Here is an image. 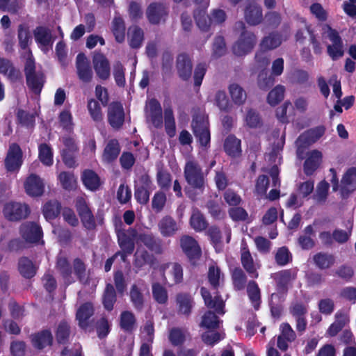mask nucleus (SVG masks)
<instances>
[{
  "instance_id": "1",
  "label": "nucleus",
  "mask_w": 356,
  "mask_h": 356,
  "mask_svg": "<svg viewBox=\"0 0 356 356\" xmlns=\"http://www.w3.org/2000/svg\"><path fill=\"white\" fill-rule=\"evenodd\" d=\"M208 172H204L197 161H186L184 168V177L187 183L184 188L186 196L195 201L198 195H202L207 184Z\"/></svg>"
},
{
  "instance_id": "2",
  "label": "nucleus",
  "mask_w": 356,
  "mask_h": 356,
  "mask_svg": "<svg viewBox=\"0 0 356 356\" xmlns=\"http://www.w3.org/2000/svg\"><path fill=\"white\" fill-rule=\"evenodd\" d=\"M292 280V272L291 269L280 271L276 281V292L270 295L269 307L271 315L273 318H280L283 311L282 303L285 300L289 290V284Z\"/></svg>"
},
{
  "instance_id": "3",
  "label": "nucleus",
  "mask_w": 356,
  "mask_h": 356,
  "mask_svg": "<svg viewBox=\"0 0 356 356\" xmlns=\"http://www.w3.org/2000/svg\"><path fill=\"white\" fill-rule=\"evenodd\" d=\"M235 30L241 31L240 36L232 47L233 53L238 56L249 54L256 44L257 38L254 33L246 30L245 24L242 21L236 22Z\"/></svg>"
},
{
  "instance_id": "4",
  "label": "nucleus",
  "mask_w": 356,
  "mask_h": 356,
  "mask_svg": "<svg viewBox=\"0 0 356 356\" xmlns=\"http://www.w3.org/2000/svg\"><path fill=\"white\" fill-rule=\"evenodd\" d=\"M24 71L28 88L35 95H40L46 82V76L42 71H36L33 56L26 58Z\"/></svg>"
},
{
  "instance_id": "5",
  "label": "nucleus",
  "mask_w": 356,
  "mask_h": 356,
  "mask_svg": "<svg viewBox=\"0 0 356 356\" xmlns=\"http://www.w3.org/2000/svg\"><path fill=\"white\" fill-rule=\"evenodd\" d=\"M191 128L200 146L204 149H208L211 147V133L208 119L202 115H197L191 122Z\"/></svg>"
},
{
  "instance_id": "6",
  "label": "nucleus",
  "mask_w": 356,
  "mask_h": 356,
  "mask_svg": "<svg viewBox=\"0 0 356 356\" xmlns=\"http://www.w3.org/2000/svg\"><path fill=\"white\" fill-rule=\"evenodd\" d=\"M169 7L162 2H152L146 9V17L150 24H163L168 19Z\"/></svg>"
},
{
  "instance_id": "7",
  "label": "nucleus",
  "mask_w": 356,
  "mask_h": 356,
  "mask_svg": "<svg viewBox=\"0 0 356 356\" xmlns=\"http://www.w3.org/2000/svg\"><path fill=\"white\" fill-rule=\"evenodd\" d=\"M153 183L148 174L141 175L134 183V197L140 204L149 202Z\"/></svg>"
},
{
  "instance_id": "8",
  "label": "nucleus",
  "mask_w": 356,
  "mask_h": 356,
  "mask_svg": "<svg viewBox=\"0 0 356 356\" xmlns=\"http://www.w3.org/2000/svg\"><path fill=\"white\" fill-rule=\"evenodd\" d=\"M30 212L28 204L17 202H7L3 209L4 217L11 222H17L26 218Z\"/></svg>"
},
{
  "instance_id": "9",
  "label": "nucleus",
  "mask_w": 356,
  "mask_h": 356,
  "mask_svg": "<svg viewBox=\"0 0 356 356\" xmlns=\"http://www.w3.org/2000/svg\"><path fill=\"white\" fill-rule=\"evenodd\" d=\"M75 208L84 228L87 230L96 229V220L92 210L83 197H78L75 201Z\"/></svg>"
},
{
  "instance_id": "10",
  "label": "nucleus",
  "mask_w": 356,
  "mask_h": 356,
  "mask_svg": "<svg viewBox=\"0 0 356 356\" xmlns=\"http://www.w3.org/2000/svg\"><path fill=\"white\" fill-rule=\"evenodd\" d=\"M325 29H327V38L332 42L331 44L327 46V53L332 60H337L344 54L342 38L339 32L330 25L325 24Z\"/></svg>"
},
{
  "instance_id": "11",
  "label": "nucleus",
  "mask_w": 356,
  "mask_h": 356,
  "mask_svg": "<svg viewBox=\"0 0 356 356\" xmlns=\"http://www.w3.org/2000/svg\"><path fill=\"white\" fill-rule=\"evenodd\" d=\"M23 164V152L20 146L15 143L9 145L4 160L6 170L9 172H16L19 170Z\"/></svg>"
},
{
  "instance_id": "12",
  "label": "nucleus",
  "mask_w": 356,
  "mask_h": 356,
  "mask_svg": "<svg viewBox=\"0 0 356 356\" xmlns=\"http://www.w3.org/2000/svg\"><path fill=\"white\" fill-rule=\"evenodd\" d=\"M22 238L29 243H38L43 237L42 227L35 222L26 221L19 226Z\"/></svg>"
},
{
  "instance_id": "13",
  "label": "nucleus",
  "mask_w": 356,
  "mask_h": 356,
  "mask_svg": "<svg viewBox=\"0 0 356 356\" xmlns=\"http://www.w3.org/2000/svg\"><path fill=\"white\" fill-rule=\"evenodd\" d=\"M175 67L177 75L181 81H188L191 80L193 65L189 54L186 52L179 54L176 58Z\"/></svg>"
},
{
  "instance_id": "14",
  "label": "nucleus",
  "mask_w": 356,
  "mask_h": 356,
  "mask_svg": "<svg viewBox=\"0 0 356 356\" xmlns=\"http://www.w3.org/2000/svg\"><path fill=\"white\" fill-rule=\"evenodd\" d=\"M180 247L191 262H195L202 256V250L198 242L188 235H183L180 238Z\"/></svg>"
},
{
  "instance_id": "15",
  "label": "nucleus",
  "mask_w": 356,
  "mask_h": 356,
  "mask_svg": "<svg viewBox=\"0 0 356 356\" xmlns=\"http://www.w3.org/2000/svg\"><path fill=\"white\" fill-rule=\"evenodd\" d=\"M30 341L33 348L37 350H42L51 347L54 343V336L49 329H43L30 335Z\"/></svg>"
},
{
  "instance_id": "16",
  "label": "nucleus",
  "mask_w": 356,
  "mask_h": 356,
  "mask_svg": "<svg viewBox=\"0 0 356 356\" xmlns=\"http://www.w3.org/2000/svg\"><path fill=\"white\" fill-rule=\"evenodd\" d=\"M108 122L115 129H120L124 122V111L120 102H111L108 108Z\"/></svg>"
},
{
  "instance_id": "17",
  "label": "nucleus",
  "mask_w": 356,
  "mask_h": 356,
  "mask_svg": "<svg viewBox=\"0 0 356 356\" xmlns=\"http://www.w3.org/2000/svg\"><path fill=\"white\" fill-rule=\"evenodd\" d=\"M175 303L177 314L188 318L192 314L195 306V300L190 293L180 292L175 296Z\"/></svg>"
},
{
  "instance_id": "18",
  "label": "nucleus",
  "mask_w": 356,
  "mask_h": 356,
  "mask_svg": "<svg viewBox=\"0 0 356 356\" xmlns=\"http://www.w3.org/2000/svg\"><path fill=\"white\" fill-rule=\"evenodd\" d=\"M136 234V230L132 228L118 230V242L122 250L127 252L129 254L133 253L135 248L134 239Z\"/></svg>"
},
{
  "instance_id": "19",
  "label": "nucleus",
  "mask_w": 356,
  "mask_h": 356,
  "mask_svg": "<svg viewBox=\"0 0 356 356\" xmlns=\"http://www.w3.org/2000/svg\"><path fill=\"white\" fill-rule=\"evenodd\" d=\"M296 332L289 323H282L280 325V334L277 337V346L283 352L289 348V343L293 342L296 339Z\"/></svg>"
},
{
  "instance_id": "20",
  "label": "nucleus",
  "mask_w": 356,
  "mask_h": 356,
  "mask_svg": "<svg viewBox=\"0 0 356 356\" xmlns=\"http://www.w3.org/2000/svg\"><path fill=\"white\" fill-rule=\"evenodd\" d=\"M76 74L83 83H90L92 79L93 72L90 63L83 53H79L76 58Z\"/></svg>"
},
{
  "instance_id": "21",
  "label": "nucleus",
  "mask_w": 356,
  "mask_h": 356,
  "mask_svg": "<svg viewBox=\"0 0 356 356\" xmlns=\"http://www.w3.org/2000/svg\"><path fill=\"white\" fill-rule=\"evenodd\" d=\"M244 18L249 25L261 24L264 19L261 6L254 1L248 2L244 10Z\"/></svg>"
},
{
  "instance_id": "22",
  "label": "nucleus",
  "mask_w": 356,
  "mask_h": 356,
  "mask_svg": "<svg viewBox=\"0 0 356 356\" xmlns=\"http://www.w3.org/2000/svg\"><path fill=\"white\" fill-rule=\"evenodd\" d=\"M200 293L204 300V305L209 309H213L218 314H225V302L221 296L217 292L213 298L210 291L205 287H201Z\"/></svg>"
},
{
  "instance_id": "23",
  "label": "nucleus",
  "mask_w": 356,
  "mask_h": 356,
  "mask_svg": "<svg viewBox=\"0 0 356 356\" xmlns=\"http://www.w3.org/2000/svg\"><path fill=\"white\" fill-rule=\"evenodd\" d=\"M241 262L248 275L253 279L259 277L258 269L260 265L255 263L247 245L241 248Z\"/></svg>"
},
{
  "instance_id": "24",
  "label": "nucleus",
  "mask_w": 356,
  "mask_h": 356,
  "mask_svg": "<svg viewBox=\"0 0 356 356\" xmlns=\"http://www.w3.org/2000/svg\"><path fill=\"white\" fill-rule=\"evenodd\" d=\"M92 63L95 71L100 79L107 80L110 77V63L103 54H95L92 57Z\"/></svg>"
},
{
  "instance_id": "25",
  "label": "nucleus",
  "mask_w": 356,
  "mask_h": 356,
  "mask_svg": "<svg viewBox=\"0 0 356 356\" xmlns=\"http://www.w3.org/2000/svg\"><path fill=\"white\" fill-rule=\"evenodd\" d=\"M33 36L35 42L42 50L49 47H52L54 42V38L50 29L45 26H38L33 30Z\"/></svg>"
},
{
  "instance_id": "26",
  "label": "nucleus",
  "mask_w": 356,
  "mask_h": 356,
  "mask_svg": "<svg viewBox=\"0 0 356 356\" xmlns=\"http://www.w3.org/2000/svg\"><path fill=\"white\" fill-rule=\"evenodd\" d=\"M26 193L31 197L41 196L44 191V184L40 177L35 175H30L24 182Z\"/></svg>"
},
{
  "instance_id": "27",
  "label": "nucleus",
  "mask_w": 356,
  "mask_h": 356,
  "mask_svg": "<svg viewBox=\"0 0 356 356\" xmlns=\"http://www.w3.org/2000/svg\"><path fill=\"white\" fill-rule=\"evenodd\" d=\"M138 241L155 254H160L163 252L162 240L152 233H140Z\"/></svg>"
},
{
  "instance_id": "28",
  "label": "nucleus",
  "mask_w": 356,
  "mask_h": 356,
  "mask_svg": "<svg viewBox=\"0 0 356 356\" xmlns=\"http://www.w3.org/2000/svg\"><path fill=\"white\" fill-rule=\"evenodd\" d=\"M0 74L6 76L13 83L20 81L22 79V72L14 66L12 61L1 57H0Z\"/></svg>"
},
{
  "instance_id": "29",
  "label": "nucleus",
  "mask_w": 356,
  "mask_h": 356,
  "mask_svg": "<svg viewBox=\"0 0 356 356\" xmlns=\"http://www.w3.org/2000/svg\"><path fill=\"white\" fill-rule=\"evenodd\" d=\"M121 151V147L118 140L115 138L110 139L104 147L102 159V161L111 163L119 156Z\"/></svg>"
},
{
  "instance_id": "30",
  "label": "nucleus",
  "mask_w": 356,
  "mask_h": 356,
  "mask_svg": "<svg viewBox=\"0 0 356 356\" xmlns=\"http://www.w3.org/2000/svg\"><path fill=\"white\" fill-rule=\"evenodd\" d=\"M223 149L229 157H240L242 154L241 140L234 134H229L224 141Z\"/></svg>"
},
{
  "instance_id": "31",
  "label": "nucleus",
  "mask_w": 356,
  "mask_h": 356,
  "mask_svg": "<svg viewBox=\"0 0 356 356\" xmlns=\"http://www.w3.org/2000/svg\"><path fill=\"white\" fill-rule=\"evenodd\" d=\"M94 307L91 302H86L80 305L76 313V319L79 322V326L82 329H86L89 326V319L94 314Z\"/></svg>"
},
{
  "instance_id": "32",
  "label": "nucleus",
  "mask_w": 356,
  "mask_h": 356,
  "mask_svg": "<svg viewBox=\"0 0 356 356\" xmlns=\"http://www.w3.org/2000/svg\"><path fill=\"white\" fill-rule=\"evenodd\" d=\"M56 268L66 284L69 285L74 282V280L72 276V266L67 257H58L56 263Z\"/></svg>"
},
{
  "instance_id": "33",
  "label": "nucleus",
  "mask_w": 356,
  "mask_h": 356,
  "mask_svg": "<svg viewBox=\"0 0 356 356\" xmlns=\"http://www.w3.org/2000/svg\"><path fill=\"white\" fill-rule=\"evenodd\" d=\"M322 160V153L317 150H312L304 162L303 170L307 176L312 175L318 168Z\"/></svg>"
},
{
  "instance_id": "34",
  "label": "nucleus",
  "mask_w": 356,
  "mask_h": 356,
  "mask_svg": "<svg viewBox=\"0 0 356 356\" xmlns=\"http://www.w3.org/2000/svg\"><path fill=\"white\" fill-rule=\"evenodd\" d=\"M158 227L163 237H172L179 229L176 220L170 216L163 217L158 223Z\"/></svg>"
},
{
  "instance_id": "35",
  "label": "nucleus",
  "mask_w": 356,
  "mask_h": 356,
  "mask_svg": "<svg viewBox=\"0 0 356 356\" xmlns=\"http://www.w3.org/2000/svg\"><path fill=\"white\" fill-rule=\"evenodd\" d=\"M207 8L198 6V8L193 12V17L197 26L204 32L209 31L213 24L211 16L207 14Z\"/></svg>"
},
{
  "instance_id": "36",
  "label": "nucleus",
  "mask_w": 356,
  "mask_h": 356,
  "mask_svg": "<svg viewBox=\"0 0 356 356\" xmlns=\"http://www.w3.org/2000/svg\"><path fill=\"white\" fill-rule=\"evenodd\" d=\"M247 294L255 310H259L261 303V289L254 280H250L247 284Z\"/></svg>"
},
{
  "instance_id": "37",
  "label": "nucleus",
  "mask_w": 356,
  "mask_h": 356,
  "mask_svg": "<svg viewBox=\"0 0 356 356\" xmlns=\"http://www.w3.org/2000/svg\"><path fill=\"white\" fill-rule=\"evenodd\" d=\"M313 262L320 270L330 268L335 264V257L330 253L319 252L313 256Z\"/></svg>"
},
{
  "instance_id": "38",
  "label": "nucleus",
  "mask_w": 356,
  "mask_h": 356,
  "mask_svg": "<svg viewBox=\"0 0 356 356\" xmlns=\"http://www.w3.org/2000/svg\"><path fill=\"white\" fill-rule=\"evenodd\" d=\"M83 184L90 191H95L100 187L102 182L99 175L92 170H85L81 175Z\"/></svg>"
},
{
  "instance_id": "39",
  "label": "nucleus",
  "mask_w": 356,
  "mask_h": 356,
  "mask_svg": "<svg viewBox=\"0 0 356 356\" xmlns=\"http://www.w3.org/2000/svg\"><path fill=\"white\" fill-rule=\"evenodd\" d=\"M189 223L196 232H202L206 230L209 226L204 214L197 208L193 209Z\"/></svg>"
},
{
  "instance_id": "40",
  "label": "nucleus",
  "mask_w": 356,
  "mask_h": 356,
  "mask_svg": "<svg viewBox=\"0 0 356 356\" xmlns=\"http://www.w3.org/2000/svg\"><path fill=\"white\" fill-rule=\"evenodd\" d=\"M116 301L117 294L115 287L112 284L107 283L102 298L104 308L108 312H111L114 308Z\"/></svg>"
},
{
  "instance_id": "41",
  "label": "nucleus",
  "mask_w": 356,
  "mask_h": 356,
  "mask_svg": "<svg viewBox=\"0 0 356 356\" xmlns=\"http://www.w3.org/2000/svg\"><path fill=\"white\" fill-rule=\"evenodd\" d=\"M18 270L23 277L31 279L36 275L37 268L27 257H22L18 260Z\"/></svg>"
},
{
  "instance_id": "42",
  "label": "nucleus",
  "mask_w": 356,
  "mask_h": 356,
  "mask_svg": "<svg viewBox=\"0 0 356 356\" xmlns=\"http://www.w3.org/2000/svg\"><path fill=\"white\" fill-rule=\"evenodd\" d=\"M187 330L183 327H173L168 332V340L174 347H181L186 340Z\"/></svg>"
},
{
  "instance_id": "43",
  "label": "nucleus",
  "mask_w": 356,
  "mask_h": 356,
  "mask_svg": "<svg viewBox=\"0 0 356 356\" xmlns=\"http://www.w3.org/2000/svg\"><path fill=\"white\" fill-rule=\"evenodd\" d=\"M119 325L124 332H132L136 325V318L134 313L127 310L122 312L120 316Z\"/></svg>"
},
{
  "instance_id": "44",
  "label": "nucleus",
  "mask_w": 356,
  "mask_h": 356,
  "mask_svg": "<svg viewBox=\"0 0 356 356\" xmlns=\"http://www.w3.org/2000/svg\"><path fill=\"white\" fill-rule=\"evenodd\" d=\"M112 33L115 40L118 43H122L125 40V23L120 15H115L112 21Z\"/></svg>"
},
{
  "instance_id": "45",
  "label": "nucleus",
  "mask_w": 356,
  "mask_h": 356,
  "mask_svg": "<svg viewBox=\"0 0 356 356\" xmlns=\"http://www.w3.org/2000/svg\"><path fill=\"white\" fill-rule=\"evenodd\" d=\"M325 131V127L324 126L316 127L309 130L307 133L301 134L298 138V142L302 144L314 143L324 135Z\"/></svg>"
},
{
  "instance_id": "46",
  "label": "nucleus",
  "mask_w": 356,
  "mask_h": 356,
  "mask_svg": "<svg viewBox=\"0 0 356 356\" xmlns=\"http://www.w3.org/2000/svg\"><path fill=\"white\" fill-rule=\"evenodd\" d=\"M61 204L56 200H49L46 202L42 209V213L48 221L56 218L60 213Z\"/></svg>"
},
{
  "instance_id": "47",
  "label": "nucleus",
  "mask_w": 356,
  "mask_h": 356,
  "mask_svg": "<svg viewBox=\"0 0 356 356\" xmlns=\"http://www.w3.org/2000/svg\"><path fill=\"white\" fill-rule=\"evenodd\" d=\"M232 284L236 291H241L245 289L247 283V276L240 267L233 269L231 275Z\"/></svg>"
},
{
  "instance_id": "48",
  "label": "nucleus",
  "mask_w": 356,
  "mask_h": 356,
  "mask_svg": "<svg viewBox=\"0 0 356 356\" xmlns=\"http://www.w3.org/2000/svg\"><path fill=\"white\" fill-rule=\"evenodd\" d=\"M56 341L58 344L65 345L69 342L70 326L65 321H61L55 332Z\"/></svg>"
},
{
  "instance_id": "49",
  "label": "nucleus",
  "mask_w": 356,
  "mask_h": 356,
  "mask_svg": "<svg viewBox=\"0 0 356 356\" xmlns=\"http://www.w3.org/2000/svg\"><path fill=\"white\" fill-rule=\"evenodd\" d=\"M72 270L77 280L82 284L88 283V277L86 276V265L80 258H75L72 262Z\"/></svg>"
},
{
  "instance_id": "50",
  "label": "nucleus",
  "mask_w": 356,
  "mask_h": 356,
  "mask_svg": "<svg viewBox=\"0 0 356 356\" xmlns=\"http://www.w3.org/2000/svg\"><path fill=\"white\" fill-rule=\"evenodd\" d=\"M229 92L235 104L240 106L245 103L247 97L246 92L238 84H231L229 86Z\"/></svg>"
},
{
  "instance_id": "51",
  "label": "nucleus",
  "mask_w": 356,
  "mask_h": 356,
  "mask_svg": "<svg viewBox=\"0 0 356 356\" xmlns=\"http://www.w3.org/2000/svg\"><path fill=\"white\" fill-rule=\"evenodd\" d=\"M130 300L136 311L143 309L144 296L136 284H133L130 289Z\"/></svg>"
},
{
  "instance_id": "52",
  "label": "nucleus",
  "mask_w": 356,
  "mask_h": 356,
  "mask_svg": "<svg viewBox=\"0 0 356 356\" xmlns=\"http://www.w3.org/2000/svg\"><path fill=\"white\" fill-rule=\"evenodd\" d=\"M38 157L42 163L51 166L54 162V154L51 146L47 143H41L38 147Z\"/></svg>"
},
{
  "instance_id": "53",
  "label": "nucleus",
  "mask_w": 356,
  "mask_h": 356,
  "mask_svg": "<svg viewBox=\"0 0 356 356\" xmlns=\"http://www.w3.org/2000/svg\"><path fill=\"white\" fill-rule=\"evenodd\" d=\"M152 296L154 300L160 305H165L168 300L167 289L159 282H154L152 286Z\"/></svg>"
},
{
  "instance_id": "54",
  "label": "nucleus",
  "mask_w": 356,
  "mask_h": 356,
  "mask_svg": "<svg viewBox=\"0 0 356 356\" xmlns=\"http://www.w3.org/2000/svg\"><path fill=\"white\" fill-rule=\"evenodd\" d=\"M58 179L66 191H70L76 188V179L72 172L63 171L58 175Z\"/></svg>"
},
{
  "instance_id": "55",
  "label": "nucleus",
  "mask_w": 356,
  "mask_h": 356,
  "mask_svg": "<svg viewBox=\"0 0 356 356\" xmlns=\"http://www.w3.org/2000/svg\"><path fill=\"white\" fill-rule=\"evenodd\" d=\"M87 108L92 120L95 122H102L103 120V114L102 108L98 101L95 99L88 100Z\"/></svg>"
},
{
  "instance_id": "56",
  "label": "nucleus",
  "mask_w": 356,
  "mask_h": 356,
  "mask_svg": "<svg viewBox=\"0 0 356 356\" xmlns=\"http://www.w3.org/2000/svg\"><path fill=\"white\" fill-rule=\"evenodd\" d=\"M285 88L282 85L276 86L268 94L267 102L272 106L277 105L284 97Z\"/></svg>"
},
{
  "instance_id": "57",
  "label": "nucleus",
  "mask_w": 356,
  "mask_h": 356,
  "mask_svg": "<svg viewBox=\"0 0 356 356\" xmlns=\"http://www.w3.org/2000/svg\"><path fill=\"white\" fill-rule=\"evenodd\" d=\"M281 43L280 36L277 33H271L262 39L260 46L263 50H271L278 47Z\"/></svg>"
},
{
  "instance_id": "58",
  "label": "nucleus",
  "mask_w": 356,
  "mask_h": 356,
  "mask_svg": "<svg viewBox=\"0 0 356 356\" xmlns=\"http://www.w3.org/2000/svg\"><path fill=\"white\" fill-rule=\"evenodd\" d=\"M19 124L26 127H33L35 122V113H31L23 109H18L16 114Z\"/></svg>"
},
{
  "instance_id": "59",
  "label": "nucleus",
  "mask_w": 356,
  "mask_h": 356,
  "mask_svg": "<svg viewBox=\"0 0 356 356\" xmlns=\"http://www.w3.org/2000/svg\"><path fill=\"white\" fill-rule=\"evenodd\" d=\"M220 320L218 316L211 311H207L203 315L201 326L207 329H217L219 327Z\"/></svg>"
},
{
  "instance_id": "60",
  "label": "nucleus",
  "mask_w": 356,
  "mask_h": 356,
  "mask_svg": "<svg viewBox=\"0 0 356 356\" xmlns=\"http://www.w3.org/2000/svg\"><path fill=\"white\" fill-rule=\"evenodd\" d=\"M293 256L286 246L279 248L275 253V259L280 266H284L292 261Z\"/></svg>"
},
{
  "instance_id": "61",
  "label": "nucleus",
  "mask_w": 356,
  "mask_h": 356,
  "mask_svg": "<svg viewBox=\"0 0 356 356\" xmlns=\"http://www.w3.org/2000/svg\"><path fill=\"white\" fill-rule=\"evenodd\" d=\"M245 121L247 126L252 129L260 127L263 124L259 113L253 108H250L248 110Z\"/></svg>"
},
{
  "instance_id": "62",
  "label": "nucleus",
  "mask_w": 356,
  "mask_h": 356,
  "mask_svg": "<svg viewBox=\"0 0 356 356\" xmlns=\"http://www.w3.org/2000/svg\"><path fill=\"white\" fill-rule=\"evenodd\" d=\"M206 234L209 237L211 243L216 249L222 243V232L217 225L208 226Z\"/></svg>"
},
{
  "instance_id": "63",
  "label": "nucleus",
  "mask_w": 356,
  "mask_h": 356,
  "mask_svg": "<svg viewBox=\"0 0 356 356\" xmlns=\"http://www.w3.org/2000/svg\"><path fill=\"white\" fill-rule=\"evenodd\" d=\"M156 181L161 189L167 191L171 186L172 175L167 170L159 169L156 173Z\"/></svg>"
},
{
  "instance_id": "64",
  "label": "nucleus",
  "mask_w": 356,
  "mask_h": 356,
  "mask_svg": "<svg viewBox=\"0 0 356 356\" xmlns=\"http://www.w3.org/2000/svg\"><path fill=\"white\" fill-rule=\"evenodd\" d=\"M143 40L144 32L143 29L138 26H134L131 32V38L129 41L130 47L132 49L140 48L142 45Z\"/></svg>"
}]
</instances>
